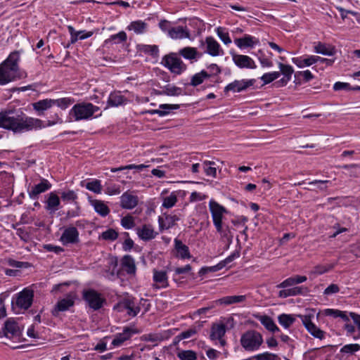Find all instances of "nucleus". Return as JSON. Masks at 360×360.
<instances>
[{
    "instance_id": "obj_1",
    "label": "nucleus",
    "mask_w": 360,
    "mask_h": 360,
    "mask_svg": "<svg viewBox=\"0 0 360 360\" xmlns=\"http://www.w3.org/2000/svg\"><path fill=\"white\" fill-rule=\"evenodd\" d=\"M44 127L41 120L28 117L22 111L5 110L0 112V128L14 133H23Z\"/></svg>"
},
{
    "instance_id": "obj_2",
    "label": "nucleus",
    "mask_w": 360,
    "mask_h": 360,
    "mask_svg": "<svg viewBox=\"0 0 360 360\" xmlns=\"http://www.w3.org/2000/svg\"><path fill=\"white\" fill-rule=\"evenodd\" d=\"M21 52L14 51L0 64V85H5L22 77L19 62Z\"/></svg>"
},
{
    "instance_id": "obj_3",
    "label": "nucleus",
    "mask_w": 360,
    "mask_h": 360,
    "mask_svg": "<svg viewBox=\"0 0 360 360\" xmlns=\"http://www.w3.org/2000/svg\"><path fill=\"white\" fill-rule=\"evenodd\" d=\"M209 206L213 220V224L217 233H219L221 236H226L225 231L223 229V223H225L226 221L228 220L231 221L232 223H233L235 225H240L243 223V226H244L243 233H245L248 229V227L245 225V222L247 221L246 219H243L241 222L236 221L233 219L231 213L221 205L209 204Z\"/></svg>"
},
{
    "instance_id": "obj_4",
    "label": "nucleus",
    "mask_w": 360,
    "mask_h": 360,
    "mask_svg": "<svg viewBox=\"0 0 360 360\" xmlns=\"http://www.w3.org/2000/svg\"><path fill=\"white\" fill-rule=\"evenodd\" d=\"M307 280V276L300 275H296L285 279L277 285V288H283V290L278 292V297L281 298H286L306 294L308 292V288L307 287H293V285L304 283Z\"/></svg>"
},
{
    "instance_id": "obj_5",
    "label": "nucleus",
    "mask_w": 360,
    "mask_h": 360,
    "mask_svg": "<svg viewBox=\"0 0 360 360\" xmlns=\"http://www.w3.org/2000/svg\"><path fill=\"white\" fill-rule=\"evenodd\" d=\"M100 110V108L89 102H80L75 104L70 110L68 117L70 121L79 122L82 120H91L101 117L102 112L95 114Z\"/></svg>"
},
{
    "instance_id": "obj_6",
    "label": "nucleus",
    "mask_w": 360,
    "mask_h": 360,
    "mask_svg": "<svg viewBox=\"0 0 360 360\" xmlns=\"http://www.w3.org/2000/svg\"><path fill=\"white\" fill-rule=\"evenodd\" d=\"M264 342L262 335L255 330H248L243 333L240 338L242 348L248 352L258 351Z\"/></svg>"
},
{
    "instance_id": "obj_7",
    "label": "nucleus",
    "mask_w": 360,
    "mask_h": 360,
    "mask_svg": "<svg viewBox=\"0 0 360 360\" xmlns=\"http://www.w3.org/2000/svg\"><path fill=\"white\" fill-rule=\"evenodd\" d=\"M161 64L172 73L179 75L186 71L187 66L176 53H169L162 58Z\"/></svg>"
},
{
    "instance_id": "obj_8",
    "label": "nucleus",
    "mask_w": 360,
    "mask_h": 360,
    "mask_svg": "<svg viewBox=\"0 0 360 360\" xmlns=\"http://www.w3.org/2000/svg\"><path fill=\"white\" fill-rule=\"evenodd\" d=\"M1 337H6L14 342H21L23 340L22 329L16 321L8 319L4 322Z\"/></svg>"
},
{
    "instance_id": "obj_9",
    "label": "nucleus",
    "mask_w": 360,
    "mask_h": 360,
    "mask_svg": "<svg viewBox=\"0 0 360 360\" xmlns=\"http://www.w3.org/2000/svg\"><path fill=\"white\" fill-rule=\"evenodd\" d=\"M33 298L34 291L25 288L15 295V300L12 301V307L14 309L27 310L31 307Z\"/></svg>"
},
{
    "instance_id": "obj_10",
    "label": "nucleus",
    "mask_w": 360,
    "mask_h": 360,
    "mask_svg": "<svg viewBox=\"0 0 360 360\" xmlns=\"http://www.w3.org/2000/svg\"><path fill=\"white\" fill-rule=\"evenodd\" d=\"M302 320L307 330L314 338L319 340L325 338L326 333L316 326L312 321L314 316V310L309 311L307 314L297 316Z\"/></svg>"
},
{
    "instance_id": "obj_11",
    "label": "nucleus",
    "mask_w": 360,
    "mask_h": 360,
    "mask_svg": "<svg viewBox=\"0 0 360 360\" xmlns=\"http://www.w3.org/2000/svg\"><path fill=\"white\" fill-rule=\"evenodd\" d=\"M82 297L88 306L94 310L100 309L105 302L102 295L93 289L84 290Z\"/></svg>"
},
{
    "instance_id": "obj_12",
    "label": "nucleus",
    "mask_w": 360,
    "mask_h": 360,
    "mask_svg": "<svg viewBox=\"0 0 360 360\" xmlns=\"http://www.w3.org/2000/svg\"><path fill=\"white\" fill-rule=\"evenodd\" d=\"M256 82L255 79H236L233 82L229 83L224 87V91L225 94L228 92L239 93L241 91H246L250 87L255 85Z\"/></svg>"
},
{
    "instance_id": "obj_13",
    "label": "nucleus",
    "mask_w": 360,
    "mask_h": 360,
    "mask_svg": "<svg viewBox=\"0 0 360 360\" xmlns=\"http://www.w3.org/2000/svg\"><path fill=\"white\" fill-rule=\"evenodd\" d=\"M153 288L155 290L165 289L169 287V278L165 270L153 269Z\"/></svg>"
},
{
    "instance_id": "obj_14",
    "label": "nucleus",
    "mask_w": 360,
    "mask_h": 360,
    "mask_svg": "<svg viewBox=\"0 0 360 360\" xmlns=\"http://www.w3.org/2000/svg\"><path fill=\"white\" fill-rule=\"evenodd\" d=\"M139 331L134 327H124L122 333H117L112 342L111 345L113 347H118L122 346L127 340H129L132 335L138 333Z\"/></svg>"
},
{
    "instance_id": "obj_15",
    "label": "nucleus",
    "mask_w": 360,
    "mask_h": 360,
    "mask_svg": "<svg viewBox=\"0 0 360 360\" xmlns=\"http://www.w3.org/2000/svg\"><path fill=\"white\" fill-rule=\"evenodd\" d=\"M79 240V231L77 228L74 226L65 228L60 238V241L64 245L75 244L77 243Z\"/></svg>"
},
{
    "instance_id": "obj_16",
    "label": "nucleus",
    "mask_w": 360,
    "mask_h": 360,
    "mask_svg": "<svg viewBox=\"0 0 360 360\" xmlns=\"http://www.w3.org/2000/svg\"><path fill=\"white\" fill-rule=\"evenodd\" d=\"M206 51L205 53L211 56L216 57L223 56L224 51L221 47L219 42L212 37L205 38Z\"/></svg>"
},
{
    "instance_id": "obj_17",
    "label": "nucleus",
    "mask_w": 360,
    "mask_h": 360,
    "mask_svg": "<svg viewBox=\"0 0 360 360\" xmlns=\"http://www.w3.org/2000/svg\"><path fill=\"white\" fill-rule=\"evenodd\" d=\"M232 59L234 64L239 68L255 69L257 68L254 60L248 56L233 54Z\"/></svg>"
},
{
    "instance_id": "obj_18",
    "label": "nucleus",
    "mask_w": 360,
    "mask_h": 360,
    "mask_svg": "<svg viewBox=\"0 0 360 360\" xmlns=\"http://www.w3.org/2000/svg\"><path fill=\"white\" fill-rule=\"evenodd\" d=\"M136 234L143 240L148 241L156 237L158 233L150 224H143L136 229Z\"/></svg>"
},
{
    "instance_id": "obj_19",
    "label": "nucleus",
    "mask_w": 360,
    "mask_h": 360,
    "mask_svg": "<svg viewBox=\"0 0 360 360\" xmlns=\"http://www.w3.org/2000/svg\"><path fill=\"white\" fill-rule=\"evenodd\" d=\"M226 333V326L224 324H214L211 329L210 338L212 340H218L219 345L224 347L226 345V340L224 336Z\"/></svg>"
},
{
    "instance_id": "obj_20",
    "label": "nucleus",
    "mask_w": 360,
    "mask_h": 360,
    "mask_svg": "<svg viewBox=\"0 0 360 360\" xmlns=\"http://www.w3.org/2000/svg\"><path fill=\"white\" fill-rule=\"evenodd\" d=\"M235 44L240 49L252 48L259 44V40L250 34H245L241 38H236L234 40Z\"/></svg>"
},
{
    "instance_id": "obj_21",
    "label": "nucleus",
    "mask_w": 360,
    "mask_h": 360,
    "mask_svg": "<svg viewBox=\"0 0 360 360\" xmlns=\"http://www.w3.org/2000/svg\"><path fill=\"white\" fill-rule=\"evenodd\" d=\"M51 187V183L45 179H43L40 183L33 186L30 190H29V195L32 200H37L38 195L49 190Z\"/></svg>"
},
{
    "instance_id": "obj_22",
    "label": "nucleus",
    "mask_w": 360,
    "mask_h": 360,
    "mask_svg": "<svg viewBox=\"0 0 360 360\" xmlns=\"http://www.w3.org/2000/svg\"><path fill=\"white\" fill-rule=\"evenodd\" d=\"M317 56L304 55L300 57L292 58V62L299 68L309 67L319 62Z\"/></svg>"
},
{
    "instance_id": "obj_23",
    "label": "nucleus",
    "mask_w": 360,
    "mask_h": 360,
    "mask_svg": "<svg viewBox=\"0 0 360 360\" xmlns=\"http://www.w3.org/2000/svg\"><path fill=\"white\" fill-rule=\"evenodd\" d=\"M74 299L70 295L58 300L52 310V314L55 316H58L59 312L68 310L74 305Z\"/></svg>"
},
{
    "instance_id": "obj_24",
    "label": "nucleus",
    "mask_w": 360,
    "mask_h": 360,
    "mask_svg": "<svg viewBox=\"0 0 360 360\" xmlns=\"http://www.w3.org/2000/svg\"><path fill=\"white\" fill-rule=\"evenodd\" d=\"M148 29V23L141 20L131 21L127 27V30L128 31H131L137 35H141L146 33Z\"/></svg>"
},
{
    "instance_id": "obj_25",
    "label": "nucleus",
    "mask_w": 360,
    "mask_h": 360,
    "mask_svg": "<svg viewBox=\"0 0 360 360\" xmlns=\"http://www.w3.org/2000/svg\"><path fill=\"white\" fill-rule=\"evenodd\" d=\"M172 39H183L190 38V30L186 26L172 27L169 31V35Z\"/></svg>"
},
{
    "instance_id": "obj_26",
    "label": "nucleus",
    "mask_w": 360,
    "mask_h": 360,
    "mask_svg": "<svg viewBox=\"0 0 360 360\" xmlns=\"http://www.w3.org/2000/svg\"><path fill=\"white\" fill-rule=\"evenodd\" d=\"M121 305L127 310V314L132 317L136 316L141 311L140 305H138L134 299H126L121 303Z\"/></svg>"
},
{
    "instance_id": "obj_27",
    "label": "nucleus",
    "mask_w": 360,
    "mask_h": 360,
    "mask_svg": "<svg viewBox=\"0 0 360 360\" xmlns=\"http://www.w3.org/2000/svg\"><path fill=\"white\" fill-rule=\"evenodd\" d=\"M178 53L184 59L189 60L191 62L196 61L200 56L197 49L191 46L179 49Z\"/></svg>"
},
{
    "instance_id": "obj_28",
    "label": "nucleus",
    "mask_w": 360,
    "mask_h": 360,
    "mask_svg": "<svg viewBox=\"0 0 360 360\" xmlns=\"http://www.w3.org/2000/svg\"><path fill=\"white\" fill-rule=\"evenodd\" d=\"M174 249L176 251V257H180L182 259H190L191 255L188 247L184 245L178 238L174 239Z\"/></svg>"
},
{
    "instance_id": "obj_29",
    "label": "nucleus",
    "mask_w": 360,
    "mask_h": 360,
    "mask_svg": "<svg viewBox=\"0 0 360 360\" xmlns=\"http://www.w3.org/2000/svg\"><path fill=\"white\" fill-rule=\"evenodd\" d=\"M127 99L122 95L120 91H115L109 95L108 99V106L117 107L127 103Z\"/></svg>"
},
{
    "instance_id": "obj_30",
    "label": "nucleus",
    "mask_w": 360,
    "mask_h": 360,
    "mask_svg": "<svg viewBox=\"0 0 360 360\" xmlns=\"http://www.w3.org/2000/svg\"><path fill=\"white\" fill-rule=\"evenodd\" d=\"M68 31L70 34V41L72 44L75 43L78 39L83 40L92 36V32H85L84 30L75 31L74 27L71 25L68 27Z\"/></svg>"
},
{
    "instance_id": "obj_31",
    "label": "nucleus",
    "mask_w": 360,
    "mask_h": 360,
    "mask_svg": "<svg viewBox=\"0 0 360 360\" xmlns=\"http://www.w3.org/2000/svg\"><path fill=\"white\" fill-rule=\"evenodd\" d=\"M179 108V105L178 104H161L160 105V109L147 110L146 111V113L150 115L157 114L159 116L162 117L167 115L170 110H177Z\"/></svg>"
},
{
    "instance_id": "obj_32",
    "label": "nucleus",
    "mask_w": 360,
    "mask_h": 360,
    "mask_svg": "<svg viewBox=\"0 0 360 360\" xmlns=\"http://www.w3.org/2000/svg\"><path fill=\"white\" fill-rule=\"evenodd\" d=\"M246 300L245 295H231L221 297L215 300L216 304L229 305L235 303L243 302Z\"/></svg>"
},
{
    "instance_id": "obj_33",
    "label": "nucleus",
    "mask_w": 360,
    "mask_h": 360,
    "mask_svg": "<svg viewBox=\"0 0 360 360\" xmlns=\"http://www.w3.org/2000/svg\"><path fill=\"white\" fill-rule=\"evenodd\" d=\"M122 267L128 274H134L136 272L134 259L129 255H126L122 258Z\"/></svg>"
},
{
    "instance_id": "obj_34",
    "label": "nucleus",
    "mask_w": 360,
    "mask_h": 360,
    "mask_svg": "<svg viewBox=\"0 0 360 360\" xmlns=\"http://www.w3.org/2000/svg\"><path fill=\"white\" fill-rule=\"evenodd\" d=\"M184 191H174L169 194L167 191H162L161 197L163 202H176L180 200L179 198L182 197Z\"/></svg>"
},
{
    "instance_id": "obj_35",
    "label": "nucleus",
    "mask_w": 360,
    "mask_h": 360,
    "mask_svg": "<svg viewBox=\"0 0 360 360\" xmlns=\"http://www.w3.org/2000/svg\"><path fill=\"white\" fill-rule=\"evenodd\" d=\"M260 323L265 327V328L272 333L279 332V328L276 325L274 320L268 316H261L259 318Z\"/></svg>"
},
{
    "instance_id": "obj_36",
    "label": "nucleus",
    "mask_w": 360,
    "mask_h": 360,
    "mask_svg": "<svg viewBox=\"0 0 360 360\" xmlns=\"http://www.w3.org/2000/svg\"><path fill=\"white\" fill-rule=\"evenodd\" d=\"M53 105V99H43L40 100L34 103H33V108L39 112V115H41L40 112H43L44 110H46L51 108Z\"/></svg>"
},
{
    "instance_id": "obj_37",
    "label": "nucleus",
    "mask_w": 360,
    "mask_h": 360,
    "mask_svg": "<svg viewBox=\"0 0 360 360\" xmlns=\"http://www.w3.org/2000/svg\"><path fill=\"white\" fill-rule=\"evenodd\" d=\"M81 185L95 193H100L102 190L101 181L98 179H92L88 182L82 181Z\"/></svg>"
},
{
    "instance_id": "obj_38",
    "label": "nucleus",
    "mask_w": 360,
    "mask_h": 360,
    "mask_svg": "<svg viewBox=\"0 0 360 360\" xmlns=\"http://www.w3.org/2000/svg\"><path fill=\"white\" fill-rule=\"evenodd\" d=\"M295 315L282 314L278 316V321L284 328H289L295 321Z\"/></svg>"
},
{
    "instance_id": "obj_39",
    "label": "nucleus",
    "mask_w": 360,
    "mask_h": 360,
    "mask_svg": "<svg viewBox=\"0 0 360 360\" xmlns=\"http://www.w3.org/2000/svg\"><path fill=\"white\" fill-rule=\"evenodd\" d=\"M309 185L313 186L314 190L319 191H326L332 186V181L329 180H314L309 182Z\"/></svg>"
},
{
    "instance_id": "obj_40",
    "label": "nucleus",
    "mask_w": 360,
    "mask_h": 360,
    "mask_svg": "<svg viewBox=\"0 0 360 360\" xmlns=\"http://www.w3.org/2000/svg\"><path fill=\"white\" fill-rule=\"evenodd\" d=\"M210 77V75L205 70L195 74L191 79L190 84L193 86H197L201 84L205 79Z\"/></svg>"
},
{
    "instance_id": "obj_41",
    "label": "nucleus",
    "mask_w": 360,
    "mask_h": 360,
    "mask_svg": "<svg viewBox=\"0 0 360 360\" xmlns=\"http://www.w3.org/2000/svg\"><path fill=\"white\" fill-rule=\"evenodd\" d=\"M202 167L206 176L215 178L217 176V168L215 162L212 161H204Z\"/></svg>"
},
{
    "instance_id": "obj_42",
    "label": "nucleus",
    "mask_w": 360,
    "mask_h": 360,
    "mask_svg": "<svg viewBox=\"0 0 360 360\" xmlns=\"http://www.w3.org/2000/svg\"><path fill=\"white\" fill-rule=\"evenodd\" d=\"M141 52L157 57L159 53V48L157 45L141 44L139 46Z\"/></svg>"
},
{
    "instance_id": "obj_43",
    "label": "nucleus",
    "mask_w": 360,
    "mask_h": 360,
    "mask_svg": "<svg viewBox=\"0 0 360 360\" xmlns=\"http://www.w3.org/2000/svg\"><path fill=\"white\" fill-rule=\"evenodd\" d=\"M165 215L167 224H163L162 219L161 217H159L158 219L160 229H169L173 226L176 221L179 220V217L176 214L171 215L165 214Z\"/></svg>"
},
{
    "instance_id": "obj_44",
    "label": "nucleus",
    "mask_w": 360,
    "mask_h": 360,
    "mask_svg": "<svg viewBox=\"0 0 360 360\" xmlns=\"http://www.w3.org/2000/svg\"><path fill=\"white\" fill-rule=\"evenodd\" d=\"M53 105H57L62 110H65L75 103V99L70 97H65L58 99H53Z\"/></svg>"
},
{
    "instance_id": "obj_45",
    "label": "nucleus",
    "mask_w": 360,
    "mask_h": 360,
    "mask_svg": "<svg viewBox=\"0 0 360 360\" xmlns=\"http://www.w3.org/2000/svg\"><path fill=\"white\" fill-rule=\"evenodd\" d=\"M335 264H319L314 267V269L310 272L311 275H321L323 274L335 267Z\"/></svg>"
},
{
    "instance_id": "obj_46",
    "label": "nucleus",
    "mask_w": 360,
    "mask_h": 360,
    "mask_svg": "<svg viewBox=\"0 0 360 360\" xmlns=\"http://www.w3.org/2000/svg\"><path fill=\"white\" fill-rule=\"evenodd\" d=\"M216 33L221 41L226 45H229L231 43V39L229 37V32L226 28L222 27H218L215 30Z\"/></svg>"
},
{
    "instance_id": "obj_47",
    "label": "nucleus",
    "mask_w": 360,
    "mask_h": 360,
    "mask_svg": "<svg viewBox=\"0 0 360 360\" xmlns=\"http://www.w3.org/2000/svg\"><path fill=\"white\" fill-rule=\"evenodd\" d=\"M180 360H196L197 354L193 350H180L176 353Z\"/></svg>"
},
{
    "instance_id": "obj_48",
    "label": "nucleus",
    "mask_w": 360,
    "mask_h": 360,
    "mask_svg": "<svg viewBox=\"0 0 360 360\" xmlns=\"http://www.w3.org/2000/svg\"><path fill=\"white\" fill-rule=\"evenodd\" d=\"M117 237L118 233L115 230L112 229H108L106 231L102 232L98 238L100 240L113 241L115 240Z\"/></svg>"
},
{
    "instance_id": "obj_49",
    "label": "nucleus",
    "mask_w": 360,
    "mask_h": 360,
    "mask_svg": "<svg viewBox=\"0 0 360 360\" xmlns=\"http://www.w3.org/2000/svg\"><path fill=\"white\" fill-rule=\"evenodd\" d=\"M314 76L313 74L309 70L304 71H298L295 74V78L296 80H298L300 82L303 81L304 82H309L312 79H314Z\"/></svg>"
},
{
    "instance_id": "obj_50",
    "label": "nucleus",
    "mask_w": 360,
    "mask_h": 360,
    "mask_svg": "<svg viewBox=\"0 0 360 360\" xmlns=\"http://www.w3.org/2000/svg\"><path fill=\"white\" fill-rule=\"evenodd\" d=\"M163 94L169 96H176L182 94V89L174 85L167 84L163 89Z\"/></svg>"
},
{
    "instance_id": "obj_51",
    "label": "nucleus",
    "mask_w": 360,
    "mask_h": 360,
    "mask_svg": "<svg viewBox=\"0 0 360 360\" xmlns=\"http://www.w3.org/2000/svg\"><path fill=\"white\" fill-rule=\"evenodd\" d=\"M281 76L280 72L274 71L264 74L260 79L263 82V84H268L276 80Z\"/></svg>"
},
{
    "instance_id": "obj_52",
    "label": "nucleus",
    "mask_w": 360,
    "mask_h": 360,
    "mask_svg": "<svg viewBox=\"0 0 360 360\" xmlns=\"http://www.w3.org/2000/svg\"><path fill=\"white\" fill-rule=\"evenodd\" d=\"M314 51L316 53L323 54L325 56H332L333 54V51L332 49H328L325 44L321 42H316L314 44Z\"/></svg>"
},
{
    "instance_id": "obj_53",
    "label": "nucleus",
    "mask_w": 360,
    "mask_h": 360,
    "mask_svg": "<svg viewBox=\"0 0 360 360\" xmlns=\"http://www.w3.org/2000/svg\"><path fill=\"white\" fill-rule=\"evenodd\" d=\"M255 360H278V356L275 354L264 352L252 356Z\"/></svg>"
},
{
    "instance_id": "obj_54",
    "label": "nucleus",
    "mask_w": 360,
    "mask_h": 360,
    "mask_svg": "<svg viewBox=\"0 0 360 360\" xmlns=\"http://www.w3.org/2000/svg\"><path fill=\"white\" fill-rule=\"evenodd\" d=\"M141 340L144 342H150L155 343V345H156L158 342L162 340V338L160 335L156 333H148L143 335L141 337Z\"/></svg>"
},
{
    "instance_id": "obj_55",
    "label": "nucleus",
    "mask_w": 360,
    "mask_h": 360,
    "mask_svg": "<svg viewBox=\"0 0 360 360\" xmlns=\"http://www.w3.org/2000/svg\"><path fill=\"white\" fill-rule=\"evenodd\" d=\"M278 68L280 69V73L285 77L291 78L292 75L294 72L292 67L290 65H285L281 63H278Z\"/></svg>"
},
{
    "instance_id": "obj_56",
    "label": "nucleus",
    "mask_w": 360,
    "mask_h": 360,
    "mask_svg": "<svg viewBox=\"0 0 360 360\" xmlns=\"http://www.w3.org/2000/svg\"><path fill=\"white\" fill-rule=\"evenodd\" d=\"M121 225L125 229H131L135 226L134 219L131 215H127L122 218Z\"/></svg>"
},
{
    "instance_id": "obj_57",
    "label": "nucleus",
    "mask_w": 360,
    "mask_h": 360,
    "mask_svg": "<svg viewBox=\"0 0 360 360\" xmlns=\"http://www.w3.org/2000/svg\"><path fill=\"white\" fill-rule=\"evenodd\" d=\"M58 193L60 195V199L63 201H74L77 199V195L73 191H58Z\"/></svg>"
},
{
    "instance_id": "obj_58",
    "label": "nucleus",
    "mask_w": 360,
    "mask_h": 360,
    "mask_svg": "<svg viewBox=\"0 0 360 360\" xmlns=\"http://www.w3.org/2000/svg\"><path fill=\"white\" fill-rule=\"evenodd\" d=\"M94 207V210L99 214L101 217L107 216L110 210L106 204H92Z\"/></svg>"
},
{
    "instance_id": "obj_59",
    "label": "nucleus",
    "mask_w": 360,
    "mask_h": 360,
    "mask_svg": "<svg viewBox=\"0 0 360 360\" xmlns=\"http://www.w3.org/2000/svg\"><path fill=\"white\" fill-rule=\"evenodd\" d=\"M121 202H138V198L131 192H125L121 197Z\"/></svg>"
},
{
    "instance_id": "obj_60",
    "label": "nucleus",
    "mask_w": 360,
    "mask_h": 360,
    "mask_svg": "<svg viewBox=\"0 0 360 360\" xmlns=\"http://www.w3.org/2000/svg\"><path fill=\"white\" fill-rule=\"evenodd\" d=\"M127 36L125 32L121 31L116 34L110 37V40L114 41L115 43L124 42L127 40Z\"/></svg>"
},
{
    "instance_id": "obj_61",
    "label": "nucleus",
    "mask_w": 360,
    "mask_h": 360,
    "mask_svg": "<svg viewBox=\"0 0 360 360\" xmlns=\"http://www.w3.org/2000/svg\"><path fill=\"white\" fill-rule=\"evenodd\" d=\"M197 333L195 328H191L185 331L181 332L177 337L179 340L187 339L191 338Z\"/></svg>"
},
{
    "instance_id": "obj_62",
    "label": "nucleus",
    "mask_w": 360,
    "mask_h": 360,
    "mask_svg": "<svg viewBox=\"0 0 360 360\" xmlns=\"http://www.w3.org/2000/svg\"><path fill=\"white\" fill-rule=\"evenodd\" d=\"M215 301L212 302L210 304H209L207 307L200 308L195 311L193 314L194 316H201L202 314H205L207 312H208L210 309H213L216 306Z\"/></svg>"
},
{
    "instance_id": "obj_63",
    "label": "nucleus",
    "mask_w": 360,
    "mask_h": 360,
    "mask_svg": "<svg viewBox=\"0 0 360 360\" xmlns=\"http://www.w3.org/2000/svg\"><path fill=\"white\" fill-rule=\"evenodd\" d=\"M17 234L20 239L25 242H27L30 239V233L25 227H22V229H18Z\"/></svg>"
},
{
    "instance_id": "obj_64",
    "label": "nucleus",
    "mask_w": 360,
    "mask_h": 360,
    "mask_svg": "<svg viewBox=\"0 0 360 360\" xmlns=\"http://www.w3.org/2000/svg\"><path fill=\"white\" fill-rule=\"evenodd\" d=\"M360 347L358 344H349L342 347L341 352L343 353H353L357 352Z\"/></svg>"
}]
</instances>
